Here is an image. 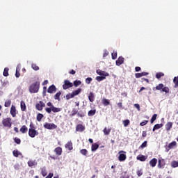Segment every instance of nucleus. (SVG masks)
<instances>
[{
    "label": "nucleus",
    "instance_id": "nucleus-53",
    "mask_svg": "<svg viewBox=\"0 0 178 178\" xmlns=\"http://www.w3.org/2000/svg\"><path fill=\"white\" fill-rule=\"evenodd\" d=\"M105 79H106V77H105V76H97L96 77L97 81H102V80H105Z\"/></svg>",
    "mask_w": 178,
    "mask_h": 178
},
{
    "label": "nucleus",
    "instance_id": "nucleus-27",
    "mask_svg": "<svg viewBox=\"0 0 178 178\" xmlns=\"http://www.w3.org/2000/svg\"><path fill=\"white\" fill-rule=\"evenodd\" d=\"M81 92V88H78L76 90H74L71 94L73 97H76V95H79Z\"/></svg>",
    "mask_w": 178,
    "mask_h": 178
},
{
    "label": "nucleus",
    "instance_id": "nucleus-46",
    "mask_svg": "<svg viewBox=\"0 0 178 178\" xmlns=\"http://www.w3.org/2000/svg\"><path fill=\"white\" fill-rule=\"evenodd\" d=\"M158 115L157 114H154L150 120V122L152 124L154 123V121L156 120V118H157Z\"/></svg>",
    "mask_w": 178,
    "mask_h": 178
},
{
    "label": "nucleus",
    "instance_id": "nucleus-55",
    "mask_svg": "<svg viewBox=\"0 0 178 178\" xmlns=\"http://www.w3.org/2000/svg\"><path fill=\"white\" fill-rule=\"evenodd\" d=\"M112 59L115 60L118 58V53L113 52L111 54Z\"/></svg>",
    "mask_w": 178,
    "mask_h": 178
},
{
    "label": "nucleus",
    "instance_id": "nucleus-58",
    "mask_svg": "<svg viewBox=\"0 0 178 178\" xmlns=\"http://www.w3.org/2000/svg\"><path fill=\"white\" fill-rule=\"evenodd\" d=\"M54 177V173H49L45 178H52Z\"/></svg>",
    "mask_w": 178,
    "mask_h": 178
},
{
    "label": "nucleus",
    "instance_id": "nucleus-39",
    "mask_svg": "<svg viewBox=\"0 0 178 178\" xmlns=\"http://www.w3.org/2000/svg\"><path fill=\"white\" fill-rule=\"evenodd\" d=\"M80 152L82 155H84V156H87V154H88V151H87V149H82L80 150Z\"/></svg>",
    "mask_w": 178,
    "mask_h": 178
},
{
    "label": "nucleus",
    "instance_id": "nucleus-22",
    "mask_svg": "<svg viewBox=\"0 0 178 178\" xmlns=\"http://www.w3.org/2000/svg\"><path fill=\"white\" fill-rule=\"evenodd\" d=\"M35 165H37V162L35 161V160H29L28 161V166H29V168H33V166Z\"/></svg>",
    "mask_w": 178,
    "mask_h": 178
},
{
    "label": "nucleus",
    "instance_id": "nucleus-21",
    "mask_svg": "<svg viewBox=\"0 0 178 178\" xmlns=\"http://www.w3.org/2000/svg\"><path fill=\"white\" fill-rule=\"evenodd\" d=\"M88 99L90 102H92L93 101H95V95H94V92H90L89 93Z\"/></svg>",
    "mask_w": 178,
    "mask_h": 178
},
{
    "label": "nucleus",
    "instance_id": "nucleus-41",
    "mask_svg": "<svg viewBox=\"0 0 178 178\" xmlns=\"http://www.w3.org/2000/svg\"><path fill=\"white\" fill-rule=\"evenodd\" d=\"M31 67H32V69H33V70H35V72H37V70H40V67H38L37 64L33 63V64L31 65Z\"/></svg>",
    "mask_w": 178,
    "mask_h": 178
},
{
    "label": "nucleus",
    "instance_id": "nucleus-12",
    "mask_svg": "<svg viewBox=\"0 0 178 178\" xmlns=\"http://www.w3.org/2000/svg\"><path fill=\"white\" fill-rule=\"evenodd\" d=\"M47 92H49V94H54V92H56V86H55V85L50 86L47 89Z\"/></svg>",
    "mask_w": 178,
    "mask_h": 178
},
{
    "label": "nucleus",
    "instance_id": "nucleus-3",
    "mask_svg": "<svg viewBox=\"0 0 178 178\" xmlns=\"http://www.w3.org/2000/svg\"><path fill=\"white\" fill-rule=\"evenodd\" d=\"M45 111L47 113H51V112H54V113H57L58 112H60L61 109L60 108L55 107L54 106H52V108L46 107L44 108Z\"/></svg>",
    "mask_w": 178,
    "mask_h": 178
},
{
    "label": "nucleus",
    "instance_id": "nucleus-48",
    "mask_svg": "<svg viewBox=\"0 0 178 178\" xmlns=\"http://www.w3.org/2000/svg\"><path fill=\"white\" fill-rule=\"evenodd\" d=\"M91 81H92V78L91 77H88L85 80L86 84H91Z\"/></svg>",
    "mask_w": 178,
    "mask_h": 178
},
{
    "label": "nucleus",
    "instance_id": "nucleus-15",
    "mask_svg": "<svg viewBox=\"0 0 178 178\" xmlns=\"http://www.w3.org/2000/svg\"><path fill=\"white\" fill-rule=\"evenodd\" d=\"M65 147L66 148V149H68V151H72L73 149V143L72 141L67 142L65 145Z\"/></svg>",
    "mask_w": 178,
    "mask_h": 178
},
{
    "label": "nucleus",
    "instance_id": "nucleus-38",
    "mask_svg": "<svg viewBox=\"0 0 178 178\" xmlns=\"http://www.w3.org/2000/svg\"><path fill=\"white\" fill-rule=\"evenodd\" d=\"M42 118H44V115H42L41 113H38L37 115L36 119H37L38 122H41V120H42Z\"/></svg>",
    "mask_w": 178,
    "mask_h": 178
},
{
    "label": "nucleus",
    "instance_id": "nucleus-29",
    "mask_svg": "<svg viewBox=\"0 0 178 178\" xmlns=\"http://www.w3.org/2000/svg\"><path fill=\"white\" fill-rule=\"evenodd\" d=\"M3 75L4 76V77H8V76H9V68L8 67L4 68Z\"/></svg>",
    "mask_w": 178,
    "mask_h": 178
},
{
    "label": "nucleus",
    "instance_id": "nucleus-60",
    "mask_svg": "<svg viewBox=\"0 0 178 178\" xmlns=\"http://www.w3.org/2000/svg\"><path fill=\"white\" fill-rule=\"evenodd\" d=\"M29 129H35V127H34V124L33 122L30 123Z\"/></svg>",
    "mask_w": 178,
    "mask_h": 178
},
{
    "label": "nucleus",
    "instance_id": "nucleus-45",
    "mask_svg": "<svg viewBox=\"0 0 178 178\" xmlns=\"http://www.w3.org/2000/svg\"><path fill=\"white\" fill-rule=\"evenodd\" d=\"M14 142L19 145L21 144L22 140H20V138H19L17 137H15V138H14Z\"/></svg>",
    "mask_w": 178,
    "mask_h": 178
},
{
    "label": "nucleus",
    "instance_id": "nucleus-56",
    "mask_svg": "<svg viewBox=\"0 0 178 178\" xmlns=\"http://www.w3.org/2000/svg\"><path fill=\"white\" fill-rule=\"evenodd\" d=\"M148 123V120H144L143 122L140 123V126H145Z\"/></svg>",
    "mask_w": 178,
    "mask_h": 178
},
{
    "label": "nucleus",
    "instance_id": "nucleus-49",
    "mask_svg": "<svg viewBox=\"0 0 178 178\" xmlns=\"http://www.w3.org/2000/svg\"><path fill=\"white\" fill-rule=\"evenodd\" d=\"M143 169L138 170L136 171V175L138 176V177L143 176Z\"/></svg>",
    "mask_w": 178,
    "mask_h": 178
},
{
    "label": "nucleus",
    "instance_id": "nucleus-51",
    "mask_svg": "<svg viewBox=\"0 0 178 178\" xmlns=\"http://www.w3.org/2000/svg\"><path fill=\"white\" fill-rule=\"evenodd\" d=\"M65 98H66V99L69 100L72 98H74V97L73 96V95L72 93H69V94L66 95Z\"/></svg>",
    "mask_w": 178,
    "mask_h": 178
},
{
    "label": "nucleus",
    "instance_id": "nucleus-9",
    "mask_svg": "<svg viewBox=\"0 0 178 178\" xmlns=\"http://www.w3.org/2000/svg\"><path fill=\"white\" fill-rule=\"evenodd\" d=\"M165 165H166V163L165 162V159H159V163H158L159 169H163V168H165Z\"/></svg>",
    "mask_w": 178,
    "mask_h": 178
},
{
    "label": "nucleus",
    "instance_id": "nucleus-1",
    "mask_svg": "<svg viewBox=\"0 0 178 178\" xmlns=\"http://www.w3.org/2000/svg\"><path fill=\"white\" fill-rule=\"evenodd\" d=\"M29 92H31V94L37 93L40 90V81H36V82H34L33 83H32L29 86Z\"/></svg>",
    "mask_w": 178,
    "mask_h": 178
},
{
    "label": "nucleus",
    "instance_id": "nucleus-14",
    "mask_svg": "<svg viewBox=\"0 0 178 178\" xmlns=\"http://www.w3.org/2000/svg\"><path fill=\"white\" fill-rule=\"evenodd\" d=\"M123 63H124V58L122 56H120L115 61V65L117 66H120L121 65H123Z\"/></svg>",
    "mask_w": 178,
    "mask_h": 178
},
{
    "label": "nucleus",
    "instance_id": "nucleus-28",
    "mask_svg": "<svg viewBox=\"0 0 178 178\" xmlns=\"http://www.w3.org/2000/svg\"><path fill=\"white\" fill-rule=\"evenodd\" d=\"M60 95H62V92L60 91L58 92L54 95V99H56L57 101H60Z\"/></svg>",
    "mask_w": 178,
    "mask_h": 178
},
{
    "label": "nucleus",
    "instance_id": "nucleus-17",
    "mask_svg": "<svg viewBox=\"0 0 178 178\" xmlns=\"http://www.w3.org/2000/svg\"><path fill=\"white\" fill-rule=\"evenodd\" d=\"M156 163H158V159L154 158L149 161V165L152 168H155L156 166Z\"/></svg>",
    "mask_w": 178,
    "mask_h": 178
},
{
    "label": "nucleus",
    "instance_id": "nucleus-33",
    "mask_svg": "<svg viewBox=\"0 0 178 178\" xmlns=\"http://www.w3.org/2000/svg\"><path fill=\"white\" fill-rule=\"evenodd\" d=\"M95 113H97L96 109L90 110L88 113V116H94V115H95Z\"/></svg>",
    "mask_w": 178,
    "mask_h": 178
},
{
    "label": "nucleus",
    "instance_id": "nucleus-57",
    "mask_svg": "<svg viewBox=\"0 0 178 178\" xmlns=\"http://www.w3.org/2000/svg\"><path fill=\"white\" fill-rule=\"evenodd\" d=\"M135 77L136 79H140V77H143L141 73H136L135 74Z\"/></svg>",
    "mask_w": 178,
    "mask_h": 178
},
{
    "label": "nucleus",
    "instance_id": "nucleus-11",
    "mask_svg": "<svg viewBox=\"0 0 178 178\" xmlns=\"http://www.w3.org/2000/svg\"><path fill=\"white\" fill-rule=\"evenodd\" d=\"M86 130V127L84 125L79 124L76 127V131H79V133H83Z\"/></svg>",
    "mask_w": 178,
    "mask_h": 178
},
{
    "label": "nucleus",
    "instance_id": "nucleus-10",
    "mask_svg": "<svg viewBox=\"0 0 178 178\" xmlns=\"http://www.w3.org/2000/svg\"><path fill=\"white\" fill-rule=\"evenodd\" d=\"M96 73L99 74V76H102V77H108V76H109V73L101 70H97Z\"/></svg>",
    "mask_w": 178,
    "mask_h": 178
},
{
    "label": "nucleus",
    "instance_id": "nucleus-43",
    "mask_svg": "<svg viewBox=\"0 0 178 178\" xmlns=\"http://www.w3.org/2000/svg\"><path fill=\"white\" fill-rule=\"evenodd\" d=\"M161 91L163 92H165V94H169V91H170V90H169V88L168 87H167V86H165V87H163V88H162V90H161Z\"/></svg>",
    "mask_w": 178,
    "mask_h": 178
},
{
    "label": "nucleus",
    "instance_id": "nucleus-37",
    "mask_svg": "<svg viewBox=\"0 0 178 178\" xmlns=\"http://www.w3.org/2000/svg\"><path fill=\"white\" fill-rule=\"evenodd\" d=\"M102 104H103V105H104V106H108V105H109L110 102L108 99H103Z\"/></svg>",
    "mask_w": 178,
    "mask_h": 178
},
{
    "label": "nucleus",
    "instance_id": "nucleus-59",
    "mask_svg": "<svg viewBox=\"0 0 178 178\" xmlns=\"http://www.w3.org/2000/svg\"><path fill=\"white\" fill-rule=\"evenodd\" d=\"M15 76H16L17 78L20 77V72L16 71V72H15Z\"/></svg>",
    "mask_w": 178,
    "mask_h": 178
},
{
    "label": "nucleus",
    "instance_id": "nucleus-20",
    "mask_svg": "<svg viewBox=\"0 0 178 178\" xmlns=\"http://www.w3.org/2000/svg\"><path fill=\"white\" fill-rule=\"evenodd\" d=\"M19 131H21V133L22 134H26V133H27V131H29V128H27V127L26 125H23L20 128Z\"/></svg>",
    "mask_w": 178,
    "mask_h": 178
},
{
    "label": "nucleus",
    "instance_id": "nucleus-34",
    "mask_svg": "<svg viewBox=\"0 0 178 178\" xmlns=\"http://www.w3.org/2000/svg\"><path fill=\"white\" fill-rule=\"evenodd\" d=\"M104 134L105 136H109V134H111V129H106V127H105L103 130Z\"/></svg>",
    "mask_w": 178,
    "mask_h": 178
},
{
    "label": "nucleus",
    "instance_id": "nucleus-40",
    "mask_svg": "<svg viewBox=\"0 0 178 178\" xmlns=\"http://www.w3.org/2000/svg\"><path fill=\"white\" fill-rule=\"evenodd\" d=\"M81 85V81H79V80H76L74 81L73 86H74V87H79V86Z\"/></svg>",
    "mask_w": 178,
    "mask_h": 178
},
{
    "label": "nucleus",
    "instance_id": "nucleus-8",
    "mask_svg": "<svg viewBox=\"0 0 178 178\" xmlns=\"http://www.w3.org/2000/svg\"><path fill=\"white\" fill-rule=\"evenodd\" d=\"M45 108V103L42 101H40L38 103L35 104V108L37 111H42Z\"/></svg>",
    "mask_w": 178,
    "mask_h": 178
},
{
    "label": "nucleus",
    "instance_id": "nucleus-61",
    "mask_svg": "<svg viewBox=\"0 0 178 178\" xmlns=\"http://www.w3.org/2000/svg\"><path fill=\"white\" fill-rule=\"evenodd\" d=\"M47 106H50L49 108H52V106H54V104H52V102H49L47 104Z\"/></svg>",
    "mask_w": 178,
    "mask_h": 178
},
{
    "label": "nucleus",
    "instance_id": "nucleus-13",
    "mask_svg": "<svg viewBox=\"0 0 178 178\" xmlns=\"http://www.w3.org/2000/svg\"><path fill=\"white\" fill-rule=\"evenodd\" d=\"M10 113L13 116V118H16V115L17 113L16 111V106H15L14 105L11 106Z\"/></svg>",
    "mask_w": 178,
    "mask_h": 178
},
{
    "label": "nucleus",
    "instance_id": "nucleus-63",
    "mask_svg": "<svg viewBox=\"0 0 178 178\" xmlns=\"http://www.w3.org/2000/svg\"><path fill=\"white\" fill-rule=\"evenodd\" d=\"M142 137H147V131H143V132H142Z\"/></svg>",
    "mask_w": 178,
    "mask_h": 178
},
{
    "label": "nucleus",
    "instance_id": "nucleus-64",
    "mask_svg": "<svg viewBox=\"0 0 178 178\" xmlns=\"http://www.w3.org/2000/svg\"><path fill=\"white\" fill-rule=\"evenodd\" d=\"M140 70H141V67H135V71L136 72H140Z\"/></svg>",
    "mask_w": 178,
    "mask_h": 178
},
{
    "label": "nucleus",
    "instance_id": "nucleus-7",
    "mask_svg": "<svg viewBox=\"0 0 178 178\" xmlns=\"http://www.w3.org/2000/svg\"><path fill=\"white\" fill-rule=\"evenodd\" d=\"M39 133L35 129H29V136L31 138H34L36 136H38Z\"/></svg>",
    "mask_w": 178,
    "mask_h": 178
},
{
    "label": "nucleus",
    "instance_id": "nucleus-18",
    "mask_svg": "<svg viewBox=\"0 0 178 178\" xmlns=\"http://www.w3.org/2000/svg\"><path fill=\"white\" fill-rule=\"evenodd\" d=\"M54 152H56V154L58 156H60V155H62V147H58L55 148Z\"/></svg>",
    "mask_w": 178,
    "mask_h": 178
},
{
    "label": "nucleus",
    "instance_id": "nucleus-62",
    "mask_svg": "<svg viewBox=\"0 0 178 178\" xmlns=\"http://www.w3.org/2000/svg\"><path fill=\"white\" fill-rule=\"evenodd\" d=\"M135 108H136V109H138V111H140V104H134Z\"/></svg>",
    "mask_w": 178,
    "mask_h": 178
},
{
    "label": "nucleus",
    "instance_id": "nucleus-26",
    "mask_svg": "<svg viewBox=\"0 0 178 178\" xmlns=\"http://www.w3.org/2000/svg\"><path fill=\"white\" fill-rule=\"evenodd\" d=\"M26 109H27L26 103L24 101H21V111H22V112H26Z\"/></svg>",
    "mask_w": 178,
    "mask_h": 178
},
{
    "label": "nucleus",
    "instance_id": "nucleus-50",
    "mask_svg": "<svg viewBox=\"0 0 178 178\" xmlns=\"http://www.w3.org/2000/svg\"><path fill=\"white\" fill-rule=\"evenodd\" d=\"M123 124H124V127H127V126L130 124V120H124Z\"/></svg>",
    "mask_w": 178,
    "mask_h": 178
},
{
    "label": "nucleus",
    "instance_id": "nucleus-44",
    "mask_svg": "<svg viewBox=\"0 0 178 178\" xmlns=\"http://www.w3.org/2000/svg\"><path fill=\"white\" fill-rule=\"evenodd\" d=\"M173 81H174V83L175 84V88H177L178 87V76L174 77Z\"/></svg>",
    "mask_w": 178,
    "mask_h": 178
},
{
    "label": "nucleus",
    "instance_id": "nucleus-5",
    "mask_svg": "<svg viewBox=\"0 0 178 178\" xmlns=\"http://www.w3.org/2000/svg\"><path fill=\"white\" fill-rule=\"evenodd\" d=\"M72 87H73V83L67 79L64 81V83L63 84V90H68V88H72Z\"/></svg>",
    "mask_w": 178,
    "mask_h": 178
},
{
    "label": "nucleus",
    "instance_id": "nucleus-6",
    "mask_svg": "<svg viewBox=\"0 0 178 178\" xmlns=\"http://www.w3.org/2000/svg\"><path fill=\"white\" fill-rule=\"evenodd\" d=\"M44 129H47L48 130H54V129H56L58 127V126H56L54 123L46 122L44 124Z\"/></svg>",
    "mask_w": 178,
    "mask_h": 178
},
{
    "label": "nucleus",
    "instance_id": "nucleus-47",
    "mask_svg": "<svg viewBox=\"0 0 178 178\" xmlns=\"http://www.w3.org/2000/svg\"><path fill=\"white\" fill-rule=\"evenodd\" d=\"M171 166L172 168H178V161H172Z\"/></svg>",
    "mask_w": 178,
    "mask_h": 178
},
{
    "label": "nucleus",
    "instance_id": "nucleus-52",
    "mask_svg": "<svg viewBox=\"0 0 178 178\" xmlns=\"http://www.w3.org/2000/svg\"><path fill=\"white\" fill-rule=\"evenodd\" d=\"M77 116H79V118H84V116H86V114L83 111H79L77 113Z\"/></svg>",
    "mask_w": 178,
    "mask_h": 178
},
{
    "label": "nucleus",
    "instance_id": "nucleus-35",
    "mask_svg": "<svg viewBox=\"0 0 178 178\" xmlns=\"http://www.w3.org/2000/svg\"><path fill=\"white\" fill-rule=\"evenodd\" d=\"M163 76H165V74L163 72H157L156 74V79H158L159 80V79H161V77H163Z\"/></svg>",
    "mask_w": 178,
    "mask_h": 178
},
{
    "label": "nucleus",
    "instance_id": "nucleus-4",
    "mask_svg": "<svg viewBox=\"0 0 178 178\" xmlns=\"http://www.w3.org/2000/svg\"><path fill=\"white\" fill-rule=\"evenodd\" d=\"M119 156H118V161L120 162H124L126 161L127 156H126V152L122 150L118 152Z\"/></svg>",
    "mask_w": 178,
    "mask_h": 178
},
{
    "label": "nucleus",
    "instance_id": "nucleus-30",
    "mask_svg": "<svg viewBox=\"0 0 178 178\" xmlns=\"http://www.w3.org/2000/svg\"><path fill=\"white\" fill-rule=\"evenodd\" d=\"M163 87L164 86L163 85V83H159L158 86L154 88L153 90L154 91H155V90H161L163 88Z\"/></svg>",
    "mask_w": 178,
    "mask_h": 178
},
{
    "label": "nucleus",
    "instance_id": "nucleus-32",
    "mask_svg": "<svg viewBox=\"0 0 178 178\" xmlns=\"http://www.w3.org/2000/svg\"><path fill=\"white\" fill-rule=\"evenodd\" d=\"M48 173L47 172V168L45 167H43L41 170V175L43 176V177H45Z\"/></svg>",
    "mask_w": 178,
    "mask_h": 178
},
{
    "label": "nucleus",
    "instance_id": "nucleus-54",
    "mask_svg": "<svg viewBox=\"0 0 178 178\" xmlns=\"http://www.w3.org/2000/svg\"><path fill=\"white\" fill-rule=\"evenodd\" d=\"M147 140L144 141L142 143V145L139 147V148H142V149L145 148V147H147Z\"/></svg>",
    "mask_w": 178,
    "mask_h": 178
},
{
    "label": "nucleus",
    "instance_id": "nucleus-25",
    "mask_svg": "<svg viewBox=\"0 0 178 178\" xmlns=\"http://www.w3.org/2000/svg\"><path fill=\"white\" fill-rule=\"evenodd\" d=\"M176 145H177V143H176V141H172L170 143H169L168 148H169V149H172L175 148V147H176Z\"/></svg>",
    "mask_w": 178,
    "mask_h": 178
},
{
    "label": "nucleus",
    "instance_id": "nucleus-42",
    "mask_svg": "<svg viewBox=\"0 0 178 178\" xmlns=\"http://www.w3.org/2000/svg\"><path fill=\"white\" fill-rule=\"evenodd\" d=\"M79 113V111L76 108H73L72 111V114H70V116H76Z\"/></svg>",
    "mask_w": 178,
    "mask_h": 178
},
{
    "label": "nucleus",
    "instance_id": "nucleus-24",
    "mask_svg": "<svg viewBox=\"0 0 178 178\" xmlns=\"http://www.w3.org/2000/svg\"><path fill=\"white\" fill-rule=\"evenodd\" d=\"M161 127H163V124H156L154 126L152 131H155V130H159Z\"/></svg>",
    "mask_w": 178,
    "mask_h": 178
},
{
    "label": "nucleus",
    "instance_id": "nucleus-31",
    "mask_svg": "<svg viewBox=\"0 0 178 178\" xmlns=\"http://www.w3.org/2000/svg\"><path fill=\"white\" fill-rule=\"evenodd\" d=\"M13 154L15 158H17L19 155H22V153L19 152V150L16 149V150H13Z\"/></svg>",
    "mask_w": 178,
    "mask_h": 178
},
{
    "label": "nucleus",
    "instance_id": "nucleus-19",
    "mask_svg": "<svg viewBox=\"0 0 178 178\" xmlns=\"http://www.w3.org/2000/svg\"><path fill=\"white\" fill-rule=\"evenodd\" d=\"M172 127H173V122H167V124H165V130L167 131H170V129H172Z\"/></svg>",
    "mask_w": 178,
    "mask_h": 178
},
{
    "label": "nucleus",
    "instance_id": "nucleus-36",
    "mask_svg": "<svg viewBox=\"0 0 178 178\" xmlns=\"http://www.w3.org/2000/svg\"><path fill=\"white\" fill-rule=\"evenodd\" d=\"M12 104V101L11 100H6L4 104L5 108H9L10 105Z\"/></svg>",
    "mask_w": 178,
    "mask_h": 178
},
{
    "label": "nucleus",
    "instance_id": "nucleus-16",
    "mask_svg": "<svg viewBox=\"0 0 178 178\" xmlns=\"http://www.w3.org/2000/svg\"><path fill=\"white\" fill-rule=\"evenodd\" d=\"M147 156L145 155H138L136 157L138 161H140V162H145L147 161Z\"/></svg>",
    "mask_w": 178,
    "mask_h": 178
},
{
    "label": "nucleus",
    "instance_id": "nucleus-2",
    "mask_svg": "<svg viewBox=\"0 0 178 178\" xmlns=\"http://www.w3.org/2000/svg\"><path fill=\"white\" fill-rule=\"evenodd\" d=\"M2 124L4 127H8L10 129L12 127V118H6L2 120Z\"/></svg>",
    "mask_w": 178,
    "mask_h": 178
},
{
    "label": "nucleus",
    "instance_id": "nucleus-23",
    "mask_svg": "<svg viewBox=\"0 0 178 178\" xmlns=\"http://www.w3.org/2000/svg\"><path fill=\"white\" fill-rule=\"evenodd\" d=\"M99 148V145L98 143H93L91 147V151L92 152H95V151Z\"/></svg>",
    "mask_w": 178,
    "mask_h": 178
}]
</instances>
